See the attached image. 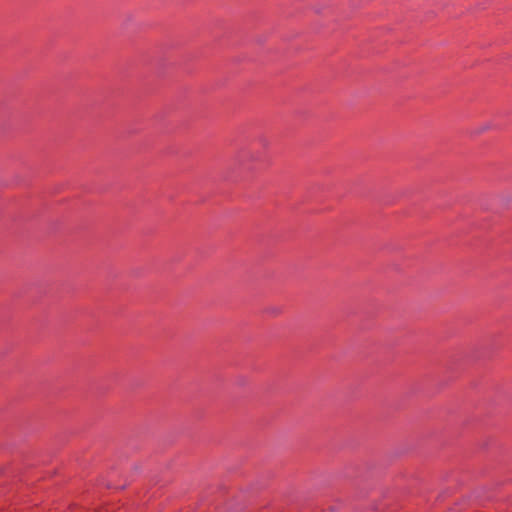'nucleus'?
I'll return each instance as SVG.
<instances>
[{"label":"nucleus","mask_w":512,"mask_h":512,"mask_svg":"<svg viewBox=\"0 0 512 512\" xmlns=\"http://www.w3.org/2000/svg\"><path fill=\"white\" fill-rule=\"evenodd\" d=\"M267 313L273 316H277L281 313V310L277 307H270L267 309Z\"/></svg>","instance_id":"f257e3e1"}]
</instances>
